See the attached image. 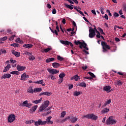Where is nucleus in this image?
Instances as JSON below:
<instances>
[{
    "label": "nucleus",
    "instance_id": "nucleus-2",
    "mask_svg": "<svg viewBox=\"0 0 126 126\" xmlns=\"http://www.w3.org/2000/svg\"><path fill=\"white\" fill-rule=\"evenodd\" d=\"M74 44L75 45H76V46H78V45H80L79 48L80 49H82V48H84V49H85L87 51H88V50H89L88 47H87V44H86V43H85V42H84V41H83L82 42L79 40H77V41L75 40Z\"/></svg>",
    "mask_w": 126,
    "mask_h": 126
},
{
    "label": "nucleus",
    "instance_id": "nucleus-4",
    "mask_svg": "<svg viewBox=\"0 0 126 126\" xmlns=\"http://www.w3.org/2000/svg\"><path fill=\"white\" fill-rule=\"evenodd\" d=\"M85 118L90 120H92L93 121H96V120L98 119V116L94 115L93 113L84 115L83 116V119H85Z\"/></svg>",
    "mask_w": 126,
    "mask_h": 126
},
{
    "label": "nucleus",
    "instance_id": "nucleus-53",
    "mask_svg": "<svg viewBox=\"0 0 126 126\" xmlns=\"http://www.w3.org/2000/svg\"><path fill=\"white\" fill-rule=\"evenodd\" d=\"M77 11L78 12H79L80 14H81V15H82L83 16H85V15H84V14L83 13V12H82V11H80V10H77Z\"/></svg>",
    "mask_w": 126,
    "mask_h": 126
},
{
    "label": "nucleus",
    "instance_id": "nucleus-40",
    "mask_svg": "<svg viewBox=\"0 0 126 126\" xmlns=\"http://www.w3.org/2000/svg\"><path fill=\"white\" fill-rule=\"evenodd\" d=\"M28 92L29 93H31L32 94H33L34 93V91H33V89L32 87H30L29 89L28 90Z\"/></svg>",
    "mask_w": 126,
    "mask_h": 126
},
{
    "label": "nucleus",
    "instance_id": "nucleus-7",
    "mask_svg": "<svg viewBox=\"0 0 126 126\" xmlns=\"http://www.w3.org/2000/svg\"><path fill=\"white\" fill-rule=\"evenodd\" d=\"M60 43L66 47H67V46H70L72 48L73 47V44L70 41L67 40H60Z\"/></svg>",
    "mask_w": 126,
    "mask_h": 126
},
{
    "label": "nucleus",
    "instance_id": "nucleus-49",
    "mask_svg": "<svg viewBox=\"0 0 126 126\" xmlns=\"http://www.w3.org/2000/svg\"><path fill=\"white\" fill-rule=\"evenodd\" d=\"M11 46H13L14 48H16V47H18L19 44H18V43H13L12 44H11Z\"/></svg>",
    "mask_w": 126,
    "mask_h": 126
},
{
    "label": "nucleus",
    "instance_id": "nucleus-45",
    "mask_svg": "<svg viewBox=\"0 0 126 126\" xmlns=\"http://www.w3.org/2000/svg\"><path fill=\"white\" fill-rule=\"evenodd\" d=\"M50 77H51L52 80H55V79H56V77L54 76V75H49L48 76V78H50Z\"/></svg>",
    "mask_w": 126,
    "mask_h": 126
},
{
    "label": "nucleus",
    "instance_id": "nucleus-22",
    "mask_svg": "<svg viewBox=\"0 0 126 126\" xmlns=\"http://www.w3.org/2000/svg\"><path fill=\"white\" fill-rule=\"evenodd\" d=\"M24 48H26L27 49H31L33 47V45L32 44H26L23 45Z\"/></svg>",
    "mask_w": 126,
    "mask_h": 126
},
{
    "label": "nucleus",
    "instance_id": "nucleus-24",
    "mask_svg": "<svg viewBox=\"0 0 126 126\" xmlns=\"http://www.w3.org/2000/svg\"><path fill=\"white\" fill-rule=\"evenodd\" d=\"M54 61H55V58H48V59L46 60L45 63H51V62H54Z\"/></svg>",
    "mask_w": 126,
    "mask_h": 126
},
{
    "label": "nucleus",
    "instance_id": "nucleus-12",
    "mask_svg": "<svg viewBox=\"0 0 126 126\" xmlns=\"http://www.w3.org/2000/svg\"><path fill=\"white\" fill-rule=\"evenodd\" d=\"M27 78H29V75H27L26 73H24L21 76V80H26Z\"/></svg>",
    "mask_w": 126,
    "mask_h": 126
},
{
    "label": "nucleus",
    "instance_id": "nucleus-37",
    "mask_svg": "<svg viewBox=\"0 0 126 126\" xmlns=\"http://www.w3.org/2000/svg\"><path fill=\"white\" fill-rule=\"evenodd\" d=\"M97 30L100 32L101 35H105V32H104L103 31V29H101V28L98 27L97 28Z\"/></svg>",
    "mask_w": 126,
    "mask_h": 126
},
{
    "label": "nucleus",
    "instance_id": "nucleus-56",
    "mask_svg": "<svg viewBox=\"0 0 126 126\" xmlns=\"http://www.w3.org/2000/svg\"><path fill=\"white\" fill-rule=\"evenodd\" d=\"M100 12H101V14H104V11H103V10H104V8L101 7V8H100Z\"/></svg>",
    "mask_w": 126,
    "mask_h": 126
},
{
    "label": "nucleus",
    "instance_id": "nucleus-48",
    "mask_svg": "<svg viewBox=\"0 0 126 126\" xmlns=\"http://www.w3.org/2000/svg\"><path fill=\"white\" fill-rule=\"evenodd\" d=\"M118 74H119V75H122L123 77H126V74H124L122 73L121 72H118Z\"/></svg>",
    "mask_w": 126,
    "mask_h": 126
},
{
    "label": "nucleus",
    "instance_id": "nucleus-31",
    "mask_svg": "<svg viewBox=\"0 0 126 126\" xmlns=\"http://www.w3.org/2000/svg\"><path fill=\"white\" fill-rule=\"evenodd\" d=\"M49 29L51 30V32L53 33V34H56V35H57V36L58 35H59V33H58V31H57V30H55L54 31L53 29H52L51 27H49Z\"/></svg>",
    "mask_w": 126,
    "mask_h": 126
},
{
    "label": "nucleus",
    "instance_id": "nucleus-21",
    "mask_svg": "<svg viewBox=\"0 0 126 126\" xmlns=\"http://www.w3.org/2000/svg\"><path fill=\"white\" fill-rule=\"evenodd\" d=\"M51 94H52V93H49L48 92L41 93L40 94V96H42L43 95H45L46 96H51Z\"/></svg>",
    "mask_w": 126,
    "mask_h": 126
},
{
    "label": "nucleus",
    "instance_id": "nucleus-50",
    "mask_svg": "<svg viewBox=\"0 0 126 126\" xmlns=\"http://www.w3.org/2000/svg\"><path fill=\"white\" fill-rule=\"evenodd\" d=\"M119 13H118L117 12H114V14H113V16L114 17H119Z\"/></svg>",
    "mask_w": 126,
    "mask_h": 126
},
{
    "label": "nucleus",
    "instance_id": "nucleus-42",
    "mask_svg": "<svg viewBox=\"0 0 126 126\" xmlns=\"http://www.w3.org/2000/svg\"><path fill=\"white\" fill-rule=\"evenodd\" d=\"M57 60H58L59 61H60V62H63V60H64V59H63V58L61 57V56L59 55L57 56Z\"/></svg>",
    "mask_w": 126,
    "mask_h": 126
},
{
    "label": "nucleus",
    "instance_id": "nucleus-61",
    "mask_svg": "<svg viewBox=\"0 0 126 126\" xmlns=\"http://www.w3.org/2000/svg\"><path fill=\"white\" fill-rule=\"evenodd\" d=\"M25 55H28V56H32V53L29 52H26Z\"/></svg>",
    "mask_w": 126,
    "mask_h": 126
},
{
    "label": "nucleus",
    "instance_id": "nucleus-27",
    "mask_svg": "<svg viewBox=\"0 0 126 126\" xmlns=\"http://www.w3.org/2000/svg\"><path fill=\"white\" fill-rule=\"evenodd\" d=\"M42 91V89L41 88H34L33 90V92L36 93L37 92H41Z\"/></svg>",
    "mask_w": 126,
    "mask_h": 126
},
{
    "label": "nucleus",
    "instance_id": "nucleus-25",
    "mask_svg": "<svg viewBox=\"0 0 126 126\" xmlns=\"http://www.w3.org/2000/svg\"><path fill=\"white\" fill-rule=\"evenodd\" d=\"M10 67H11L10 64H8L7 66L4 67V69L3 71V72H6V71H7V70H8L9 68H10Z\"/></svg>",
    "mask_w": 126,
    "mask_h": 126
},
{
    "label": "nucleus",
    "instance_id": "nucleus-38",
    "mask_svg": "<svg viewBox=\"0 0 126 126\" xmlns=\"http://www.w3.org/2000/svg\"><path fill=\"white\" fill-rule=\"evenodd\" d=\"M95 32H96V34H96V38L100 39L101 38V33L97 30L96 31H95Z\"/></svg>",
    "mask_w": 126,
    "mask_h": 126
},
{
    "label": "nucleus",
    "instance_id": "nucleus-46",
    "mask_svg": "<svg viewBox=\"0 0 126 126\" xmlns=\"http://www.w3.org/2000/svg\"><path fill=\"white\" fill-rule=\"evenodd\" d=\"M88 74H90L92 76L91 77H92V78H95V75H94V74L93 73H92L91 72H89Z\"/></svg>",
    "mask_w": 126,
    "mask_h": 126
},
{
    "label": "nucleus",
    "instance_id": "nucleus-26",
    "mask_svg": "<svg viewBox=\"0 0 126 126\" xmlns=\"http://www.w3.org/2000/svg\"><path fill=\"white\" fill-rule=\"evenodd\" d=\"M52 66L54 68H58V67H59L60 66V63H52Z\"/></svg>",
    "mask_w": 126,
    "mask_h": 126
},
{
    "label": "nucleus",
    "instance_id": "nucleus-44",
    "mask_svg": "<svg viewBox=\"0 0 126 126\" xmlns=\"http://www.w3.org/2000/svg\"><path fill=\"white\" fill-rule=\"evenodd\" d=\"M66 115L65 111H63L61 113L62 118H64L65 116Z\"/></svg>",
    "mask_w": 126,
    "mask_h": 126
},
{
    "label": "nucleus",
    "instance_id": "nucleus-16",
    "mask_svg": "<svg viewBox=\"0 0 126 126\" xmlns=\"http://www.w3.org/2000/svg\"><path fill=\"white\" fill-rule=\"evenodd\" d=\"M70 121H71V123H74L76 122H77V118L74 117V116H70Z\"/></svg>",
    "mask_w": 126,
    "mask_h": 126
},
{
    "label": "nucleus",
    "instance_id": "nucleus-63",
    "mask_svg": "<svg viewBox=\"0 0 126 126\" xmlns=\"http://www.w3.org/2000/svg\"><path fill=\"white\" fill-rule=\"evenodd\" d=\"M72 24L73 27H76V23L74 21H73L72 22Z\"/></svg>",
    "mask_w": 126,
    "mask_h": 126
},
{
    "label": "nucleus",
    "instance_id": "nucleus-30",
    "mask_svg": "<svg viewBox=\"0 0 126 126\" xmlns=\"http://www.w3.org/2000/svg\"><path fill=\"white\" fill-rule=\"evenodd\" d=\"M10 74H16V75H19L20 73L18 71H13L10 72Z\"/></svg>",
    "mask_w": 126,
    "mask_h": 126
},
{
    "label": "nucleus",
    "instance_id": "nucleus-29",
    "mask_svg": "<svg viewBox=\"0 0 126 126\" xmlns=\"http://www.w3.org/2000/svg\"><path fill=\"white\" fill-rule=\"evenodd\" d=\"M37 108H38L37 105H35L34 106L32 107V108L30 109L31 112H35L37 110Z\"/></svg>",
    "mask_w": 126,
    "mask_h": 126
},
{
    "label": "nucleus",
    "instance_id": "nucleus-58",
    "mask_svg": "<svg viewBox=\"0 0 126 126\" xmlns=\"http://www.w3.org/2000/svg\"><path fill=\"white\" fill-rule=\"evenodd\" d=\"M106 12H107V13H108V15H109V16H112V13H111V12H110V11H109V10H106Z\"/></svg>",
    "mask_w": 126,
    "mask_h": 126
},
{
    "label": "nucleus",
    "instance_id": "nucleus-5",
    "mask_svg": "<svg viewBox=\"0 0 126 126\" xmlns=\"http://www.w3.org/2000/svg\"><path fill=\"white\" fill-rule=\"evenodd\" d=\"M101 46L102 47L103 49V52L105 53V52H107V50H110L111 48L110 47V46L107 45V43L105 42L104 41L101 42Z\"/></svg>",
    "mask_w": 126,
    "mask_h": 126
},
{
    "label": "nucleus",
    "instance_id": "nucleus-13",
    "mask_svg": "<svg viewBox=\"0 0 126 126\" xmlns=\"http://www.w3.org/2000/svg\"><path fill=\"white\" fill-rule=\"evenodd\" d=\"M52 120V116H49L47 117L46 121H45L46 124H48V125H53L54 122L51 121Z\"/></svg>",
    "mask_w": 126,
    "mask_h": 126
},
{
    "label": "nucleus",
    "instance_id": "nucleus-3",
    "mask_svg": "<svg viewBox=\"0 0 126 126\" xmlns=\"http://www.w3.org/2000/svg\"><path fill=\"white\" fill-rule=\"evenodd\" d=\"M105 124L107 126H112L113 125H116V124H117V120H115L113 116H110L106 121Z\"/></svg>",
    "mask_w": 126,
    "mask_h": 126
},
{
    "label": "nucleus",
    "instance_id": "nucleus-39",
    "mask_svg": "<svg viewBox=\"0 0 126 126\" xmlns=\"http://www.w3.org/2000/svg\"><path fill=\"white\" fill-rule=\"evenodd\" d=\"M111 102H112V100L109 99L108 100L106 101V102L104 104V106L106 107L107 105H109V104H111Z\"/></svg>",
    "mask_w": 126,
    "mask_h": 126
},
{
    "label": "nucleus",
    "instance_id": "nucleus-43",
    "mask_svg": "<svg viewBox=\"0 0 126 126\" xmlns=\"http://www.w3.org/2000/svg\"><path fill=\"white\" fill-rule=\"evenodd\" d=\"M117 85L118 86H122V85H123V82L120 80H119L117 82Z\"/></svg>",
    "mask_w": 126,
    "mask_h": 126
},
{
    "label": "nucleus",
    "instance_id": "nucleus-10",
    "mask_svg": "<svg viewBox=\"0 0 126 126\" xmlns=\"http://www.w3.org/2000/svg\"><path fill=\"white\" fill-rule=\"evenodd\" d=\"M15 121V115L11 114L8 117V122L9 123H13Z\"/></svg>",
    "mask_w": 126,
    "mask_h": 126
},
{
    "label": "nucleus",
    "instance_id": "nucleus-51",
    "mask_svg": "<svg viewBox=\"0 0 126 126\" xmlns=\"http://www.w3.org/2000/svg\"><path fill=\"white\" fill-rule=\"evenodd\" d=\"M7 32L9 34H13V32H12V31H11V30L9 29L7 30Z\"/></svg>",
    "mask_w": 126,
    "mask_h": 126
},
{
    "label": "nucleus",
    "instance_id": "nucleus-34",
    "mask_svg": "<svg viewBox=\"0 0 126 126\" xmlns=\"http://www.w3.org/2000/svg\"><path fill=\"white\" fill-rule=\"evenodd\" d=\"M111 89V87L109 86H106L103 88L104 91H109Z\"/></svg>",
    "mask_w": 126,
    "mask_h": 126
},
{
    "label": "nucleus",
    "instance_id": "nucleus-18",
    "mask_svg": "<svg viewBox=\"0 0 126 126\" xmlns=\"http://www.w3.org/2000/svg\"><path fill=\"white\" fill-rule=\"evenodd\" d=\"M11 77V75L10 74H5L3 75L1 77V79H5V78H10Z\"/></svg>",
    "mask_w": 126,
    "mask_h": 126
},
{
    "label": "nucleus",
    "instance_id": "nucleus-14",
    "mask_svg": "<svg viewBox=\"0 0 126 126\" xmlns=\"http://www.w3.org/2000/svg\"><path fill=\"white\" fill-rule=\"evenodd\" d=\"M17 70H18V71H22L24 70V69H26V67L21 66L20 65H17Z\"/></svg>",
    "mask_w": 126,
    "mask_h": 126
},
{
    "label": "nucleus",
    "instance_id": "nucleus-11",
    "mask_svg": "<svg viewBox=\"0 0 126 126\" xmlns=\"http://www.w3.org/2000/svg\"><path fill=\"white\" fill-rule=\"evenodd\" d=\"M23 107H27L28 108H31L32 107V104L28 103V101L26 100L23 102Z\"/></svg>",
    "mask_w": 126,
    "mask_h": 126
},
{
    "label": "nucleus",
    "instance_id": "nucleus-33",
    "mask_svg": "<svg viewBox=\"0 0 126 126\" xmlns=\"http://www.w3.org/2000/svg\"><path fill=\"white\" fill-rule=\"evenodd\" d=\"M82 93V92H81L75 91L73 93V95H74V96H79L80 95V94H81Z\"/></svg>",
    "mask_w": 126,
    "mask_h": 126
},
{
    "label": "nucleus",
    "instance_id": "nucleus-8",
    "mask_svg": "<svg viewBox=\"0 0 126 126\" xmlns=\"http://www.w3.org/2000/svg\"><path fill=\"white\" fill-rule=\"evenodd\" d=\"M47 70L49 73L52 74V75H54V74H57V73H59L60 72L59 70H58L56 69L49 68Z\"/></svg>",
    "mask_w": 126,
    "mask_h": 126
},
{
    "label": "nucleus",
    "instance_id": "nucleus-59",
    "mask_svg": "<svg viewBox=\"0 0 126 126\" xmlns=\"http://www.w3.org/2000/svg\"><path fill=\"white\" fill-rule=\"evenodd\" d=\"M10 62L12 63H16V61L13 60H12V59H10Z\"/></svg>",
    "mask_w": 126,
    "mask_h": 126
},
{
    "label": "nucleus",
    "instance_id": "nucleus-35",
    "mask_svg": "<svg viewBox=\"0 0 126 126\" xmlns=\"http://www.w3.org/2000/svg\"><path fill=\"white\" fill-rule=\"evenodd\" d=\"M50 51H52V48H51V47H48V48H47L46 49H44L43 50V52L44 53H48V52H50Z\"/></svg>",
    "mask_w": 126,
    "mask_h": 126
},
{
    "label": "nucleus",
    "instance_id": "nucleus-55",
    "mask_svg": "<svg viewBox=\"0 0 126 126\" xmlns=\"http://www.w3.org/2000/svg\"><path fill=\"white\" fill-rule=\"evenodd\" d=\"M1 39L2 41H5L6 40H7V36H4L2 38H1Z\"/></svg>",
    "mask_w": 126,
    "mask_h": 126
},
{
    "label": "nucleus",
    "instance_id": "nucleus-19",
    "mask_svg": "<svg viewBox=\"0 0 126 126\" xmlns=\"http://www.w3.org/2000/svg\"><path fill=\"white\" fill-rule=\"evenodd\" d=\"M34 83H36V84H41L42 86H45L46 85V84H44V80H41L34 82Z\"/></svg>",
    "mask_w": 126,
    "mask_h": 126
},
{
    "label": "nucleus",
    "instance_id": "nucleus-57",
    "mask_svg": "<svg viewBox=\"0 0 126 126\" xmlns=\"http://www.w3.org/2000/svg\"><path fill=\"white\" fill-rule=\"evenodd\" d=\"M0 51L2 54H6V50L4 49H1Z\"/></svg>",
    "mask_w": 126,
    "mask_h": 126
},
{
    "label": "nucleus",
    "instance_id": "nucleus-47",
    "mask_svg": "<svg viewBox=\"0 0 126 126\" xmlns=\"http://www.w3.org/2000/svg\"><path fill=\"white\" fill-rule=\"evenodd\" d=\"M15 37H16V36L15 35V34L12 35L9 38V40L10 41H12V40H13V39H14V38H15Z\"/></svg>",
    "mask_w": 126,
    "mask_h": 126
},
{
    "label": "nucleus",
    "instance_id": "nucleus-54",
    "mask_svg": "<svg viewBox=\"0 0 126 126\" xmlns=\"http://www.w3.org/2000/svg\"><path fill=\"white\" fill-rule=\"evenodd\" d=\"M69 119H70V116H68L63 120H64V122H66L67 120H69Z\"/></svg>",
    "mask_w": 126,
    "mask_h": 126
},
{
    "label": "nucleus",
    "instance_id": "nucleus-28",
    "mask_svg": "<svg viewBox=\"0 0 126 126\" xmlns=\"http://www.w3.org/2000/svg\"><path fill=\"white\" fill-rule=\"evenodd\" d=\"M42 99V98H40L38 100H33L32 103H33L34 104H39V103H40L41 102Z\"/></svg>",
    "mask_w": 126,
    "mask_h": 126
},
{
    "label": "nucleus",
    "instance_id": "nucleus-32",
    "mask_svg": "<svg viewBox=\"0 0 126 126\" xmlns=\"http://www.w3.org/2000/svg\"><path fill=\"white\" fill-rule=\"evenodd\" d=\"M110 111V109L108 108H104L103 110H102V114H105V113H108Z\"/></svg>",
    "mask_w": 126,
    "mask_h": 126
},
{
    "label": "nucleus",
    "instance_id": "nucleus-62",
    "mask_svg": "<svg viewBox=\"0 0 126 126\" xmlns=\"http://www.w3.org/2000/svg\"><path fill=\"white\" fill-rule=\"evenodd\" d=\"M73 88V85L71 84L69 86L68 89L70 90V89H72Z\"/></svg>",
    "mask_w": 126,
    "mask_h": 126
},
{
    "label": "nucleus",
    "instance_id": "nucleus-41",
    "mask_svg": "<svg viewBox=\"0 0 126 126\" xmlns=\"http://www.w3.org/2000/svg\"><path fill=\"white\" fill-rule=\"evenodd\" d=\"M36 58H35V57H34L33 55H31V56H30L29 58V60H30V61H34V60Z\"/></svg>",
    "mask_w": 126,
    "mask_h": 126
},
{
    "label": "nucleus",
    "instance_id": "nucleus-1",
    "mask_svg": "<svg viewBox=\"0 0 126 126\" xmlns=\"http://www.w3.org/2000/svg\"><path fill=\"white\" fill-rule=\"evenodd\" d=\"M49 105L50 101L49 100H46L45 101H44V103L43 104H42V106L39 107L40 112H46V111H49V110H51V107L48 108V107H49Z\"/></svg>",
    "mask_w": 126,
    "mask_h": 126
},
{
    "label": "nucleus",
    "instance_id": "nucleus-6",
    "mask_svg": "<svg viewBox=\"0 0 126 126\" xmlns=\"http://www.w3.org/2000/svg\"><path fill=\"white\" fill-rule=\"evenodd\" d=\"M95 35H96V32H95V31L93 30L92 27H90L89 37L90 38H94V37H95Z\"/></svg>",
    "mask_w": 126,
    "mask_h": 126
},
{
    "label": "nucleus",
    "instance_id": "nucleus-52",
    "mask_svg": "<svg viewBox=\"0 0 126 126\" xmlns=\"http://www.w3.org/2000/svg\"><path fill=\"white\" fill-rule=\"evenodd\" d=\"M84 79H89V80H91L93 79V78L92 77H84Z\"/></svg>",
    "mask_w": 126,
    "mask_h": 126
},
{
    "label": "nucleus",
    "instance_id": "nucleus-36",
    "mask_svg": "<svg viewBox=\"0 0 126 126\" xmlns=\"http://www.w3.org/2000/svg\"><path fill=\"white\" fill-rule=\"evenodd\" d=\"M64 76H65V74L64 72H62L59 75L60 78H61L62 79H63V77H64Z\"/></svg>",
    "mask_w": 126,
    "mask_h": 126
},
{
    "label": "nucleus",
    "instance_id": "nucleus-17",
    "mask_svg": "<svg viewBox=\"0 0 126 126\" xmlns=\"http://www.w3.org/2000/svg\"><path fill=\"white\" fill-rule=\"evenodd\" d=\"M11 53L14 56H15V57H17V58H19V57H20V53L18 52L15 51V50H12Z\"/></svg>",
    "mask_w": 126,
    "mask_h": 126
},
{
    "label": "nucleus",
    "instance_id": "nucleus-64",
    "mask_svg": "<svg viewBox=\"0 0 126 126\" xmlns=\"http://www.w3.org/2000/svg\"><path fill=\"white\" fill-rule=\"evenodd\" d=\"M16 43H19L20 42V39L19 38H18L16 41H15Z\"/></svg>",
    "mask_w": 126,
    "mask_h": 126
},
{
    "label": "nucleus",
    "instance_id": "nucleus-9",
    "mask_svg": "<svg viewBox=\"0 0 126 126\" xmlns=\"http://www.w3.org/2000/svg\"><path fill=\"white\" fill-rule=\"evenodd\" d=\"M46 121H42L41 120H38V121L35 122L34 125L36 126H44V125H46Z\"/></svg>",
    "mask_w": 126,
    "mask_h": 126
},
{
    "label": "nucleus",
    "instance_id": "nucleus-20",
    "mask_svg": "<svg viewBox=\"0 0 126 126\" xmlns=\"http://www.w3.org/2000/svg\"><path fill=\"white\" fill-rule=\"evenodd\" d=\"M64 6H65V7H67V8H69V9H71V10H72V9H73V7L72 6H74V5L72 4L68 5L66 3H64Z\"/></svg>",
    "mask_w": 126,
    "mask_h": 126
},
{
    "label": "nucleus",
    "instance_id": "nucleus-23",
    "mask_svg": "<svg viewBox=\"0 0 126 126\" xmlns=\"http://www.w3.org/2000/svg\"><path fill=\"white\" fill-rule=\"evenodd\" d=\"M78 86L85 88V87H86V83H85V82L79 83L78 84Z\"/></svg>",
    "mask_w": 126,
    "mask_h": 126
},
{
    "label": "nucleus",
    "instance_id": "nucleus-15",
    "mask_svg": "<svg viewBox=\"0 0 126 126\" xmlns=\"http://www.w3.org/2000/svg\"><path fill=\"white\" fill-rule=\"evenodd\" d=\"M73 79L75 80V81H78L80 79V77L78 76V75H75L70 78L71 80H73Z\"/></svg>",
    "mask_w": 126,
    "mask_h": 126
},
{
    "label": "nucleus",
    "instance_id": "nucleus-60",
    "mask_svg": "<svg viewBox=\"0 0 126 126\" xmlns=\"http://www.w3.org/2000/svg\"><path fill=\"white\" fill-rule=\"evenodd\" d=\"M52 13L53 14H56V13H57V10H56V9H53L52 10Z\"/></svg>",
    "mask_w": 126,
    "mask_h": 126
}]
</instances>
